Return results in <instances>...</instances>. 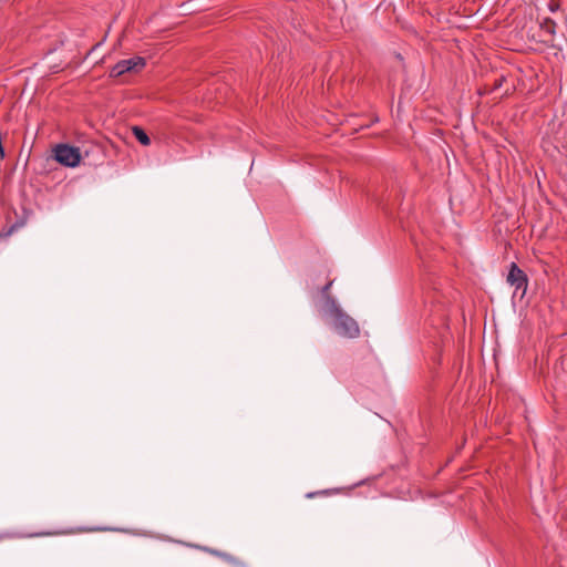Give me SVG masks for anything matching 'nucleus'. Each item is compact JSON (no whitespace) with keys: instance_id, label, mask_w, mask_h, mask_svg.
Wrapping results in <instances>:
<instances>
[{"instance_id":"nucleus-1","label":"nucleus","mask_w":567,"mask_h":567,"mask_svg":"<svg viewBox=\"0 0 567 567\" xmlns=\"http://www.w3.org/2000/svg\"><path fill=\"white\" fill-rule=\"evenodd\" d=\"M333 320L334 330L344 338H357L360 328L357 321L347 315L334 299H329V310L326 311Z\"/></svg>"},{"instance_id":"nucleus-2","label":"nucleus","mask_w":567,"mask_h":567,"mask_svg":"<svg viewBox=\"0 0 567 567\" xmlns=\"http://www.w3.org/2000/svg\"><path fill=\"white\" fill-rule=\"evenodd\" d=\"M54 159L63 166L75 167L80 164L81 153L78 147L58 144L53 150Z\"/></svg>"},{"instance_id":"nucleus-3","label":"nucleus","mask_w":567,"mask_h":567,"mask_svg":"<svg viewBox=\"0 0 567 567\" xmlns=\"http://www.w3.org/2000/svg\"><path fill=\"white\" fill-rule=\"evenodd\" d=\"M146 65V60L142 56H133L127 60L118 61L111 70V78H118L126 72H140Z\"/></svg>"},{"instance_id":"nucleus-4","label":"nucleus","mask_w":567,"mask_h":567,"mask_svg":"<svg viewBox=\"0 0 567 567\" xmlns=\"http://www.w3.org/2000/svg\"><path fill=\"white\" fill-rule=\"evenodd\" d=\"M507 282L515 287V292L522 290V297L525 295L528 279L526 274L515 262H512L509 266Z\"/></svg>"},{"instance_id":"nucleus-5","label":"nucleus","mask_w":567,"mask_h":567,"mask_svg":"<svg viewBox=\"0 0 567 567\" xmlns=\"http://www.w3.org/2000/svg\"><path fill=\"white\" fill-rule=\"evenodd\" d=\"M202 549L215 557L223 559L224 561H226L235 567H247L245 561H243L241 559H239L228 553L220 551L218 549H214V548H209V547H202Z\"/></svg>"},{"instance_id":"nucleus-6","label":"nucleus","mask_w":567,"mask_h":567,"mask_svg":"<svg viewBox=\"0 0 567 567\" xmlns=\"http://www.w3.org/2000/svg\"><path fill=\"white\" fill-rule=\"evenodd\" d=\"M132 132H133V135L135 136V138L144 146H147L151 144V140L148 137V135L146 134V132L140 127V126H133L132 127Z\"/></svg>"},{"instance_id":"nucleus-7","label":"nucleus","mask_w":567,"mask_h":567,"mask_svg":"<svg viewBox=\"0 0 567 567\" xmlns=\"http://www.w3.org/2000/svg\"><path fill=\"white\" fill-rule=\"evenodd\" d=\"M333 281L330 280L328 284H326L322 289H321V295L324 299V309L326 311L329 310V299H334L330 293H329V290L332 286Z\"/></svg>"},{"instance_id":"nucleus-8","label":"nucleus","mask_w":567,"mask_h":567,"mask_svg":"<svg viewBox=\"0 0 567 567\" xmlns=\"http://www.w3.org/2000/svg\"><path fill=\"white\" fill-rule=\"evenodd\" d=\"M544 28L550 34H555L556 22L554 20H551V19H546L545 22H544Z\"/></svg>"},{"instance_id":"nucleus-9","label":"nucleus","mask_w":567,"mask_h":567,"mask_svg":"<svg viewBox=\"0 0 567 567\" xmlns=\"http://www.w3.org/2000/svg\"><path fill=\"white\" fill-rule=\"evenodd\" d=\"M17 229V225H12L10 226L9 228L7 229H3L2 231H0V239H6L8 238L9 236L12 235V233Z\"/></svg>"},{"instance_id":"nucleus-10","label":"nucleus","mask_w":567,"mask_h":567,"mask_svg":"<svg viewBox=\"0 0 567 567\" xmlns=\"http://www.w3.org/2000/svg\"><path fill=\"white\" fill-rule=\"evenodd\" d=\"M330 493H331V491H330V489H323V491H318V492H310V493H308L306 496H307L308 498H312V497H315V496H319V495H328V494H330Z\"/></svg>"},{"instance_id":"nucleus-11","label":"nucleus","mask_w":567,"mask_h":567,"mask_svg":"<svg viewBox=\"0 0 567 567\" xmlns=\"http://www.w3.org/2000/svg\"><path fill=\"white\" fill-rule=\"evenodd\" d=\"M58 533H35V534H31L30 536H35V537H39V536H50V535H56Z\"/></svg>"},{"instance_id":"nucleus-12","label":"nucleus","mask_w":567,"mask_h":567,"mask_svg":"<svg viewBox=\"0 0 567 567\" xmlns=\"http://www.w3.org/2000/svg\"><path fill=\"white\" fill-rule=\"evenodd\" d=\"M558 7L559 6L557 3H550L549 4V9H550L551 12H555L558 9Z\"/></svg>"},{"instance_id":"nucleus-13","label":"nucleus","mask_w":567,"mask_h":567,"mask_svg":"<svg viewBox=\"0 0 567 567\" xmlns=\"http://www.w3.org/2000/svg\"><path fill=\"white\" fill-rule=\"evenodd\" d=\"M89 532H92L93 529L92 528H89L87 529ZM96 530H103L102 528H97Z\"/></svg>"}]
</instances>
